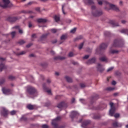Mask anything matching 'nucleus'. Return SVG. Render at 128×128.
I'll return each instance as SVG.
<instances>
[{
	"label": "nucleus",
	"mask_w": 128,
	"mask_h": 128,
	"mask_svg": "<svg viewBox=\"0 0 128 128\" xmlns=\"http://www.w3.org/2000/svg\"><path fill=\"white\" fill-rule=\"evenodd\" d=\"M102 4H108L109 6H110V9L115 12H119V9L116 6L108 3V2H107V0H102L98 1V4L101 6Z\"/></svg>",
	"instance_id": "f257e3e1"
},
{
	"label": "nucleus",
	"mask_w": 128,
	"mask_h": 128,
	"mask_svg": "<svg viewBox=\"0 0 128 128\" xmlns=\"http://www.w3.org/2000/svg\"><path fill=\"white\" fill-rule=\"evenodd\" d=\"M26 92H28L29 95L32 96V97H36L37 96V90H36L34 88L30 86H28L26 88Z\"/></svg>",
	"instance_id": "f03ea898"
},
{
	"label": "nucleus",
	"mask_w": 128,
	"mask_h": 128,
	"mask_svg": "<svg viewBox=\"0 0 128 128\" xmlns=\"http://www.w3.org/2000/svg\"><path fill=\"white\" fill-rule=\"evenodd\" d=\"M110 112H109L110 116H114L115 118H119V114H114V113L115 112V107L114 106V104L112 102H110Z\"/></svg>",
	"instance_id": "7ed1b4c3"
},
{
	"label": "nucleus",
	"mask_w": 128,
	"mask_h": 128,
	"mask_svg": "<svg viewBox=\"0 0 128 128\" xmlns=\"http://www.w3.org/2000/svg\"><path fill=\"white\" fill-rule=\"evenodd\" d=\"M96 7L94 6H91V10H92V16L95 17H98L102 14V12L100 10H95Z\"/></svg>",
	"instance_id": "20e7f679"
},
{
	"label": "nucleus",
	"mask_w": 128,
	"mask_h": 128,
	"mask_svg": "<svg viewBox=\"0 0 128 128\" xmlns=\"http://www.w3.org/2000/svg\"><path fill=\"white\" fill-rule=\"evenodd\" d=\"M113 48H122L123 47V42L119 40H114V43L112 44Z\"/></svg>",
	"instance_id": "39448f33"
},
{
	"label": "nucleus",
	"mask_w": 128,
	"mask_h": 128,
	"mask_svg": "<svg viewBox=\"0 0 128 128\" xmlns=\"http://www.w3.org/2000/svg\"><path fill=\"white\" fill-rule=\"evenodd\" d=\"M60 116H58L55 118V120H52V126H54L55 128H62V126H58V122L60 121Z\"/></svg>",
	"instance_id": "423d86ee"
},
{
	"label": "nucleus",
	"mask_w": 128,
	"mask_h": 128,
	"mask_svg": "<svg viewBox=\"0 0 128 128\" xmlns=\"http://www.w3.org/2000/svg\"><path fill=\"white\" fill-rule=\"evenodd\" d=\"M2 2H4L3 5H1V3H0V6L1 7H2L4 8H9V4L10 3L9 0H2Z\"/></svg>",
	"instance_id": "0eeeda50"
},
{
	"label": "nucleus",
	"mask_w": 128,
	"mask_h": 128,
	"mask_svg": "<svg viewBox=\"0 0 128 128\" xmlns=\"http://www.w3.org/2000/svg\"><path fill=\"white\" fill-rule=\"evenodd\" d=\"M107 48V44H102L100 46H99V48H96V52H100L102 50L106 49Z\"/></svg>",
	"instance_id": "6e6552de"
},
{
	"label": "nucleus",
	"mask_w": 128,
	"mask_h": 128,
	"mask_svg": "<svg viewBox=\"0 0 128 128\" xmlns=\"http://www.w3.org/2000/svg\"><path fill=\"white\" fill-rule=\"evenodd\" d=\"M17 20H18V18L17 17H8V18H6V20L8 22H10L12 23L16 22V21H17Z\"/></svg>",
	"instance_id": "1a4fd4ad"
},
{
	"label": "nucleus",
	"mask_w": 128,
	"mask_h": 128,
	"mask_svg": "<svg viewBox=\"0 0 128 128\" xmlns=\"http://www.w3.org/2000/svg\"><path fill=\"white\" fill-rule=\"evenodd\" d=\"M2 92L4 93V94L8 95V94H12V91L10 90V89L2 88Z\"/></svg>",
	"instance_id": "9d476101"
},
{
	"label": "nucleus",
	"mask_w": 128,
	"mask_h": 128,
	"mask_svg": "<svg viewBox=\"0 0 128 128\" xmlns=\"http://www.w3.org/2000/svg\"><path fill=\"white\" fill-rule=\"evenodd\" d=\"M90 123V120H86L83 122V123H82V128H87V126Z\"/></svg>",
	"instance_id": "9b49d317"
},
{
	"label": "nucleus",
	"mask_w": 128,
	"mask_h": 128,
	"mask_svg": "<svg viewBox=\"0 0 128 128\" xmlns=\"http://www.w3.org/2000/svg\"><path fill=\"white\" fill-rule=\"evenodd\" d=\"M66 107V102H62L60 104H58V108H62Z\"/></svg>",
	"instance_id": "f8f14e48"
},
{
	"label": "nucleus",
	"mask_w": 128,
	"mask_h": 128,
	"mask_svg": "<svg viewBox=\"0 0 128 128\" xmlns=\"http://www.w3.org/2000/svg\"><path fill=\"white\" fill-rule=\"evenodd\" d=\"M78 112H76L75 111L71 112V114L70 115V117L71 118L74 119V118L78 116Z\"/></svg>",
	"instance_id": "ddd939ff"
},
{
	"label": "nucleus",
	"mask_w": 128,
	"mask_h": 128,
	"mask_svg": "<svg viewBox=\"0 0 128 128\" xmlns=\"http://www.w3.org/2000/svg\"><path fill=\"white\" fill-rule=\"evenodd\" d=\"M1 115L6 117L8 115V110L5 108H2V110L1 111Z\"/></svg>",
	"instance_id": "4468645a"
},
{
	"label": "nucleus",
	"mask_w": 128,
	"mask_h": 128,
	"mask_svg": "<svg viewBox=\"0 0 128 128\" xmlns=\"http://www.w3.org/2000/svg\"><path fill=\"white\" fill-rule=\"evenodd\" d=\"M96 68L98 69V71L100 72H102L103 70H104V68H102V65L100 64H98V66L96 67Z\"/></svg>",
	"instance_id": "2eb2a0df"
},
{
	"label": "nucleus",
	"mask_w": 128,
	"mask_h": 128,
	"mask_svg": "<svg viewBox=\"0 0 128 128\" xmlns=\"http://www.w3.org/2000/svg\"><path fill=\"white\" fill-rule=\"evenodd\" d=\"M109 22H110V24L112 26V27L118 26V23L115 22L114 20H111Z\"/></svg>",
	"instance_id": "dca6fc26"
},
{
	"label": "nucleus",
	"mask_w": 128,
	"mask_h": 128,
	"mask_svg": "<svg viewBox=\"0 0 128 128\" xmlns=\"http://www.w3.org/2000/svg\"><path fill=\"white\" fill-rule=\"evenodd\" d=\"M42 89H44V90H46V93H48V94H51L50 90H48V88H46V87H45V84L42 85Z\"/></svg>",
	"instance_id": "f3484780"
},
{
	"label": "nucleus",
	"mask_w": 128,
	"mask_h": 128,
	"mask_svg": "<svg viewBox=\"0 0 128 128\" xmlns=\"http://www.w3.org/2000/svg\"><path fill=\"white\" fill-rule=\"evenodd\" d=\"M95 62V58H92L90 59L88 61H87V64H90Z\"/></svg>",
	"instance_id": "a211bd4d"
},
{
	"label": "nucleus",
	"mask_w": 128,
	"mask_h": 128,
	"mask_svg": "<svg viewBox=\"0 0 128 128\" xmlns=\"http://www.w3.org/2000/svg\"><path fill=\"white\" fill-rule=\"evenodd\" d=\"M46 22V20L44 18H38L37 19V22L38 23H45Z\"/></svg>",
	"instance_id": "6ab92c4d"
},
{
	"label": "nucleus",
	"mask_w": 128,
	"mask_h": 128,
	"mask_svg": "<svg viewBox=\"0 0 128 128\" xmlns=\"http://www.w3.org/2000/svg\"><path fill=\"white\" fill-rule=\"evenodd\" d=\"M99 60L103 62H107V58L105 56H103V57L99 58Z\"/></svg>",
	"instance_id": "aec40b11"
},
{
	"label": "nucleus",
	"mask_w": 128,
	"mask_h": 128,
	"mask_svg": "<svg viewBox=\"0 0 128 128\" xmlns=\"http://www.w3.org/2000/svg\"><path fill=\"white\" fill-rule=\"evenodd\" d=\"M26 108L29 110H33L34 109V106L32 104H28L26 106Z\"/></svg>",
	"instance_id": "412c9836"
},
{
	"label": "nucleus",
	"mask_w": 128,
	"mask_h": 128,
	"mask_svg": "<svg viewBox=\"0 0 128 128\" xmlns=\"http://www.w3.org/2000/svg\"><path fill=\"white\" fill-rule=\"evenodd\" d=\"M6 69V66L4 64H0V71L2 72V70Z\"/></svg>",
	"instance_id": "4be33fe9"
},
{
	"label": "nucleus",
	"mask_w": 128,
	"mask_h": 128,
	"mask_svg": "<svg viewBox=\"0 0 128 128\" xmlns=\"http://www.w3.org/2000/svg\"><path fill=\"white\" fill-rule=\"evenodd\" d=\"M54 59L55 60H64V57L58 56H56V57L54 58Z\"/></svg>",
	"instance_id": "5701e85b"
},
{
	"label": "nucleus",
	"mask_w": 128,
	"mask_h": 128,
	"mask_svg": "<svg viewBox=\"0 0 128 128\" xmlns=\"http://www.w3.org/2000/svg\"><path fill=\"white\" fill-rule=\"evenodd\" d=\"M120 33L126 34L128 36V29H124V30H120Z\"/></svg>",
	"instance_id": "b1692460"
},
{
	"label": "nucleus",
	"mask_w": 128,
	"mask_h": 128,
	"mask_svg": "<svg viewBox=\"0 0 128 128\" xmlns=\"http://www.w3.org/2000/svg\"><path fill=\"white\" fill-rule=\"evenodd\" d=\"M54 19L55 20V22H58L60 20V18L58 17V16H54Z\"/></svg>",
	"instance_id": "393cba45"
},
{
	"label": "nucleus",
	"mask_w": 128,
	"mask_h": 128,
	"mask_svg": "<svg viewBox=\"0 0 128 128\" xmlns=\"http://www.w3.org/2000/svg\"><path fill=\"white\" fill-rule=\"evenodd\" d=\"M48 36V34H42V37H40V40H43L45 39V38H46V36Z\"/></svg>",
	"instance_id": "a878e982"
},
{
	"label": "nucleus",
	"mask_w": 128,
	"mask_h": 128,
	"mask_svg": "<svg viewBox=\"0 0 128 128\" xmlns=\"http://www.w3.org/2000/svg\"><path fill=\"white\" fill-rule=\"evenodd\" d=\"M119 126V124H118V122H112V126L114 128H118V126Z\"/></svg>",
	"instance_id": "bb28decb"
},
{
	"label": "nucleus",
	"mask_w": 128,
	"mask_h": 128,
	"mask_svg": "<svg viewBox=\"0 0 128 128\" xmlns=\"http://www.w3.org/2000/svg\"><path fill=\"white\" fill-rule=\"evenodd\" d=\"M66 80H67L68 82H72V79L68 76H66Z\"/></svg>",
	"instance_id": "cd10ccee"
},
{
	"label": "nucleus",
	"mask_w": 128,
	"mask_h": 128,
	"mask_svg": "<svg viewBox=\"0 0 128 128\" xmlns=\"http://www.w3.org/2000/svg\"><path fill=\"white\" fill-rule=\"evenodd\" d=\"M110 53L111 54H118V50H110Z\"/></svg>",
	"instance_id": "c85d7f7f"
},
{
	"label": "nucleus",
	"mask_w": 128,
	"mask_h": 128,
	"mask_svg": "<svg viewBox=\"0 0 128 128\" xmlns=\"http://www.w3.org/2000/svg\"><path fill=\"white\" fill-rule=\"evenodd\" d=\"M86 2H87V4H94V1L92 0H85Z\"/></svg>",
	"instance_id": "c756f323"
},
{
	"label": "nucleus",
	"mask_w": 128,
	"mask_h": 128,
	"mask_svg": "<svg viewBox=\"0 0 128 128\" xmlns=\"http://www.w3.org/2000/svg\"><path fill=\"white\" fill-rule=\"evenodd\" d=\"M22 13L32 14V11H30V10H22Z\"/></svg>",
	"instance_id": "7c9ffc66"
},
{
	"label": "nucleus",
	"mask_w": 128,
	"mask_h": 128,
	"mask_svg": "<svg viewBox=\"0 0 128 128\" xmlns=\"http://www.w3.org/2000/svg\"><path fill=\"white\" fill-rule=\"evenodd\" d=\"M82 38H83V36H78V37H76V38H75V41L82 40Z\"/></svg>",
	"instance_id": "2f4dec72"
},
{
	"label": "nucleus",
	"mask_w": 128,
	"mask_h": 128,
	"mask_svg": "<svg viewBox=\"0 0 128 128\" xmlns=\"http://www.w3.org/2000/svg\"><path fill=\"white\" fill-rule=\"evenodd\" d=\"M84 44V42H82L80 44L79 47H78V48H79V50H82V48H83Z\"/></svg>",
	"instance_id": "473e14b6"
},
{
	"label": "nucleus",
	"mask_w": 128,
	"mask_h": 128,
	"mask_svg": "<svg viewBox=\"0 0 128 128\" xmlns=\"http://www.w3.org/2000/svg\"><path fill=\"white\" fill-rule=\"evenodd\" d=\"M110 33L109 32H108V31L104 32V36H110Z\"/></svg>",
	"instance_id": "72a5a7b5"
},
{
	"label": "nucleus",
	"mask_w": 128,
	"mask_h": 128,
	"mask_svg": "<svg viewBox=\"0 0 128 128\" xmlns=\"http://www.w3.org/2000/svg\"><path fill=\"white\" fill-rule=\"evenodd\" d=\"M64 6H66V4H64L63 5H62V11L63 12V14H66V12H64V10L62 8H64Z\"/></svg>",
	"instance_id": "f704fd0d"
},
{
	"label": "nucleus",
	"mask_w": 128,
	"mask_h": 128,
	"mask_svg": "<svg viewBox=\"0 0 128 128\" xmlns=\"http://www.w3.org/2000/svg\"><path fill=\"white\" fill-rule=\"evenodd\" d=\"M24 44H25V41H24V40H20V41H18V44L22 45Z\"/></svg>",
	"instance_id": "c9c22d12"
},
{
	"label": "nucleus",
	"mask_w": 128,
	"mask_h": 128,
	"mask_svg": "<svg viewBox=\"0 0 128 128\" xmlns=\"http://www.w3.org/2000/svg\"><path fill=\"white\" fill-rule=\"evenodd\" d=\"M26 53L25 51L21 52H20L17 53V56H21L22 54H24Z\"/></svg>",
	"instance_id": "e433bc0d"
},
{
	"label": "nucleus",
	"mask_w": 128,
	"mask_h": 128,
	"mask_svg": "<svg viewBox=\"0 0 128 128\" xmlns=\"http://www.w3.org/2000/svg\"><path fill=\"white\" fill-rule=\"evenodd\" d=\"M66 38V35L62 36L61 37H60V40H64Z\"/></svg>",
	"instance_id": "4c0bfd02"
},
{
	"label": "nucleus",
	"mask_w": 128,
	"mask_h": 128,
	"mask_svg": "<svg viewBox=\"0 0 128 128\" xmlns=\"http://www.w3.org/2000/svg\"><path fill=\"white\" fill-rule=\"evenodd\" d=\"M14 78H15L14 76H8L9 80H14Z\"/></svg>",
	"instance_id": "58836bf2"
},
{
	"label": "nucleus",
	"mask_w": 128,
	"mask_h": 128,
	"mask_svg": "<svg viewBox=\"0 0 128 128\" xmlns=\"http://www.w3.org/2000/svg\"><path fill=\"white\" fill-rule=\"evenodd\" d=\"M99 118H100V116L99 115H96L94 116V117H93V118L95 120L99 119Z\"/></svg>",
	"instance_id": "ea45409f"
},
{
	"label": "nucleus",
	"mask_w": 128,
	"mask_h": 128,
	"mask_svg": "<svg viewBox=\"0 0 128 128\" xmlns=\"http://www.w3.org/2000/svg\"><path fill=\"white\" fill-rule=\"evenodd\" d=\"M76 32V28H74L73 29L71 30V31H70V32H71V34H74V32Z\"/></svg>",
	"instance_id": "a19ab883"
},
{
	"label": "nucleus",
	"mask_w": 128,
	"mask_h": 128,
	"mask_svg": "<svg viewBox=\"0 0 128 128\" xmlns=\"http://www.w3.org/2000/svg\"><path fill=\"white\" fill-rule=\"evenodd\" d=\"M10 34L12 35V38H14V36L16 35V32H12L10 33Z\"/></svg>",
	"instance_id": "79ce46f5"
},
{
	"label": "nucleus",
	"mask_w": 128,
	"mask_h": 128,
	"mask_svg": "<svg viewBox=\"0 0 128 128\" xmlns=\"http://www.w3.org/2000/svg\"><path fill=\"white\" fill-rule=\"evenodd\" d=\"M5 82V80L2 79L0 80V85L4 84V83Z\"/></svg>",
	"instance_id": "37998d69"
},
{
	"label": "nucleus",
	"mask_w": 128,
	"mask_h": 128,
	"mask_svg": "<svg viewBox=\"0 0 128 128\" xmlns=\"http://www.w3.org/2000/svg\"><path fill=\"white\" fill-rule=\"evenodd\" d=\"M113 90H114V88H112V87L107 88V90L112 91Z\"/></svg>",
	"instance_id": "c03bdc74"
},
{
	"label": "nucleus",
	"mask_w": 128,
	"mask_h": 128,
	"mask_svg": "<svg viewBox=\"0 0 128 128\" xmlns=\"http://www.w3.org/2000/svg\"><path fill=\"white\" fill-rule=\"evenodd\" d=\"M68 56L69 57L74 56V53H72V52H70L69 54H68Z\"/></svg>",
	"instance_id": "a18cd8bd"
},
{
	"label": "nucleus",
	"mask_w": 128,
	"mask_h": 128,
	"mask_svg": "<svg viewBox=\"0 0 128 128\" xmlns=\"http://www.w3.org/2000/svg\"><path fill=\"white\" fill-rule=\"evenodd\" d=\"M42 128H48V125L42 124Z\"/></svg>",
	"instance_id": "49530a36"
},
{
	"label": "nucleus",
	"mask_w": 128,
	"mask_h": 128,
	"mask_svg": "<svg viewBox=\"0 0 128 128\" xmlns=\"http://www.w3.org/2000/svg\"><path fill=\"white\" fill-rule=\"evenodd\" d=\"M113 69H114V68L112 67L108 68V69H107V72H111V70H112Z\"/></svg>",
	"instance_id": "de8ad7c7"
},
{
	"label": "nucleus",
	"mask_w": 128,
	"mask_h": 128,
	"mask_svg": "<svg viewBox=\"0 0 128 128\" xmlns=\"http://www.w3.org/2000/svg\"><path fill=\"white\" fill-rule=\"evenodd\" d=\"M16 114V110H12L10 112V115H14Z\"/></svg>",
	"instance_id": "09e8293b"
},
{
	"label": "nucleus",
	"mask_w": 128,
	"mask_h": 128,
	"mask_svg": "<svg viewBox=\"0 0 128 128\" xmlns=\"http://www.w3.org/2000/svg\"><path fill=\"white\" fill-rule=\"evenodd\" d=\"M90 56L88 55H86L84 56L83 57V59L84 60H87L88 58H89Z\"/></svg>",
	"instance_id": "8fccbe9b"
},
{
	"label": "nucleus",
	"mask_w": 128,
	"mask_h": 128,
	"mask_svg": "<svg viewBox=\"0 0 128 128\" xmlns=\"http://www.w3.org/2000/svg\"><path fill=\"white\" fill-rule=\"evenodd\" d=\"M21 120H22L26 121V118L24 116H22V117H21Z\"/></svg>",
	"instance_id": "3c124183"
},
{
	"label": "nucleus",
	"mask_w": 128,
	"mask_h": 128,
	"mask_svg": "<svg viewBox=\"0 0 128 128\" xmlns=\"http://www.w3.org/2000/svg\"><path fill=\"white\" fill-rule=\"evenodd\" d=\"M86 87V84H80V88H84Z\"/></svg>",
	"instance_id": "603ef678"
},
{
	"label": "nucleus",
	"mask_w": 128,
	"mask_h": 128,
	"mask_svg": "<svg viewBox=\"0 0 128 128\" xmlns=\"http://www.w3.org/2000/svg\"><path fill=\"white\" fill-rule=\"evenodd\" d=\"M50 32H52V33H56V29H50Z\"/></svg>",
	"instance_id": "864d4df0"
},
{
	"label": "nucleus",
	"mask_w": 128,
	"mask_h": 128,
	"mask_svg": "<svg viewBox=\"0 0 128 128\" xmlns=\"http://www.w3.org/2000/svg\"><path fill=\"white\" fill-rule=\"evenodd\" d=\"M28 27L29 28H31L32 27V25L30 22H29V23L28 24Z\"/></svg>",
	"instance_id": "5fc2aeb1"
},
{
	"label": "nucleus",
	"mask_w": 128,
	"mask_h": 128,
	"mask_svg": "<svg viewBox=\"0 0 128 128\" xmlns=\"http://www.w3.org/2000/svg\"><path fill=\"white\" fill-rule=\"evenodd\" d=\"M116 84V82H115V81H112V82H111V84H112V86H114Z\"/></svg>",
	"instance_id": "6e6d98bb"
},
{
	"label": "nucleus",
	"mask_w": 128,
	"mask_h": 128,
	"mask_svg": "<svg viewBox=\"0 0 128 128\" xmlns=\"http://www.w3.org/2000/svg\"><path fill=\"white\" fill-rule=\"evenodd\" d=\"M35 10H36V12H39L40 11V8H35Z\"/></svg>",
	"instance_id": "4d7b16f0"
},
{
	"label": "nucleus",
	"mask_w": 128,
	"mask_h": 128,
	"mask_svg": "<svg viewBox=\"0 0 128 128\" xmlns=\"http://www.w3.org/2000/svg\"><path fill=\"white\" fill-rule=\"evenodd\" d=\"M0 61H1V62L5 61V58H0Z\"/></svg>",
	"instance_id": "13d9d810"
},
{
	"label": "nucleus",
	"mask_w": 128,
	"mask_h": 128,
	"mask_svg": "<svg viewBox=\"0 0 128 128\" xmlns=\"http://www.w3.org/2000/svg\"><path fill=\"white\" fill-rule=\"evenodd\" d=\"M71 102L72 104H74V98H72V99L71 100Z\"/></svg>",
	"instance_id": "bf43d9fd"
},
{
	"label": "nucleus",
	"mask_w": 128,
	"mask_h": 128,
	"mask_svg": "<svg viewBox=\"0 0 128 128\" xmlns=\"http://www.w3.org/2000/svg\"><path fill=\"white\" fill-rule=\"evenodd\" d=\"M29 57H30V58H33V57H34V54H29Z\"/></svg>",
	"instance_id": "052dcab7"
},
{
	"label": "nucleus",
	"mask_w": 128,
	"mask_h": 128,
	"mask_svg": "<svg viewBox=\"0 0 128 128\" xmlns=\"http://www.w3.org/2000/svg\"><path fill=\"white\" fill-rule=\"evenodd\" d=\"M32 46V44H28V45H26V48H30V46Z\"/></svg>",
	"instance_id": "680f3d73"
},
{
	"label": "nucleus",
	"mask_w": 128,
	"mask_h": 128,
	"mask_svg": "<svg viewBox=\"0 0 128 128\" xmlns=\"http://www.w3.org/2000/svg\"><path fill=\"white\" fill-rule=\"evenodd\" d=\"M46 83H48V84L50 83V80L49 79L46 80Z\"/></svg>",
	"instance_id": "e2e57ef3"
},
{
	"label": "nucleus",
	"mask_w": 128,
	"mask_h": 128,
	"mask_svg": "<svg viewBox=\"0 0 128 128\" xmlns=\"http://www.w3.org/2000/svg\"><path fill=\"white\" fill-rule=\"evenodd\" d=\"M13 28L18 29L20 28V27L18 26H16L13 27Z\"/></svg>",
	"instance_id": "0e129e2a"
},
{
	"label": "nucleus",
	"mask_w": 128,
	"mask_h": 128,
	"mask_svg": "<svg viewBox=\"0 0 128 128\" xmlns=\"http://www.w3.org/2000/svg\"><path fill=\"white\" fill-rule=\"evenodd\" d=\"M50 54H52V55L54 54V51H50Z\"/></svg>",
	"instance_id": "69168bd1"
},
{
	"label": "nucleus",
	"mask_w": 128,
	"mask_h": 128,
	"mask_svg": "<svg viewBox=\"0 0 128 128\" xmlns=\"http://www.w3.org/2000/svg\"><path fill=\"white\" fill-rule=\"evenodd\" d=\"M32 38H36V34H32Z\"/></svg>",
	"instance_id": "338daca9"
},
{
	"label": "nucleus",
	"mask_w": 128,
	"mask_h": 128,
	"mask_svg": "<svg viewBox=\"0 0 128 128\" xmlns=\"http://www.w3.org/2000/svg\"><path fill=\"white\" fill-rule=\"evenodd\" d=\"M18 32L20 34H22V30H19Z\"/></svg>",
	"instance_id": "774afa93"
}]
</instances>
